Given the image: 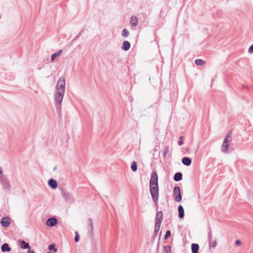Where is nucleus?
<instances>
[{
	"instance_id": "36",
	"label": "nucleus",
	"mask_w": 253,
	"mask_h": 253,
	"mask_svg": "<svg viewBox=\"0 0 253 253\" xmlns=\"http://www.w3.org/2000/svg\"><path fill=\"white\" fill-rule=\"evenodd\" d=\"M242 244L240 240H236L235 242V245L236 246H240Z\"/></svg>"
},
{
	"instance_id": "17",
	"label": "nucleus",
	"mask_w": 253,
	"mask_h": 253,
	"mask_svg": "<svg viewBox=\"0 0 253 253\" xmlns=\"http://www.w3.org/2000/svg\"><path fill=\"white\" fill-rule=\"evenodd\" d=\"M62 52V50L60 49L57 52H55V53H54L53 54H52L51 55V62H53L55 58L61 55Z\"/></svg>"
},
{
	"instance_id": "28",
	"label": "nucleus",
	"mask_w": 253,
	"mask_h": 253,
	"mask_svg": "<svg viewBox=\"0 0 253 253\" xmlns=\"http://www.w3.org/2000/svg\"><path fill=\"white\" fill-rule=\"evenodd\" d=\"M129 33V32L126 29H124L122 31V36L124 37H127L128 36Z\"/></svg>"
},
{
	"instance_id": "11",
	"label": "nucleus",
	"mask_w": 253,
	"mask_h": 253,
	"mask_svg": "<svg viewBox=\"0 0 253 253\" xmlns=\"http://www.w3.org/2000/svg\"><path fill=\"white\" fill-rule=\"evenodd\" d=\"M163 219V212L162 211H158L156 214V216L155 218V222L159 223H162Z\"/></svg>"
},
{
	"instance_id": "29",
	"label": "nucleus",
	"mask_w": 253,
	"mask_h": 253,
	"mask_svg": "<svg viewBox=\"0 0 253 253\" xmlns=\"http://www.w3.org/2000/svg\"><path fill=\"white\" fill-rule=\"evenodd\" d=\"M48 250L50 251H53L54 252H57V249L55 248L54 244H51L48 246Z\"/></svg>"
},
{
	"instance_id": "10",
	"label": "nucleus",
	"mask_w": 253,
	"mask_h": 253,
	"mask_svg": "<svg viewBox=\"0 0 253 253\" xmlns=\"http://www.w3.org/2000/svg\"><path fill=\"white\" fill-rule=\"evenodd\" d=\"M191 159L189 157H185L182 159V164L186 166H190L191 164Z\"/></svg>"
},
{
	"instance_id": "15",
	"label": "nucleus",
	"mask_w": 253,
	"mask_h": 253,
	"mask_svg": "<svg viewBox=\"0 0 253 253\" xmlns=\"http://www.w3.org/2000/svg\"><path fill=\"white\" fill-rule=\"evenodd\" d=\"M173 179L175 181H179L182 179V174L181 172H178L175 173Z\"/></svg>"
},
{
	"instance_id": "9",
	"label": "nucleus",
	"mask_w": 253,
	"mask_h": 253,
	"mask_svg": "<svg viewBox=\"0 0 253 253\" xmlns=\"http://www.w3.org/2000/svg\"><path fill=\"white\" fill-rule=\"evenodd\" d=\"M48 184L51 188L55 189L57 187V182L53 179H50L48 181Z\"/></svg>"
},
{
	"instance_id": "12",
	"label": "nucleus",
	"mask_w": 253,
	"mask_h": 253,
	"mask_svg": "<svg viewBox=\"0 0 253 253\" xmlns=\"http://www.w3.org/2000/svg\"><path fill=\"white\" fill-rule=\"evenodd\" d=\"M138 23L137 18L135 16H133L131 17L130 24L132 27H136Z\"/></svg>"
},
{
	"instance_id": "18",
	"label": "nucleus",
	"mask_w": 253,
	"mask_h": 253,
	"mask_svg": "<svg viewBox=\"0 0 253 253\" xmlns=\"http://www.w3.org/2000/svg\"><path fill=\"white\" fill-rule=\"evenodd\" d=\"M1 249L2 252H9L11 250V248L7 243L3 244L1 247Z\"/></svg>"
},
{
	"instance_id": "1",
	"label": "nucleus",
	"mask_w": 253,
	"mask_h": 253,
	"mask_svg": "<svg viewBox=\"0 0 253 253\" xmlns=\"http://www.w3.org/2000/svg\"><path fill=\"white\" fill-rule=\"evenodd\" d=\"M56 91L54 94V101L57 110H60L61 103L63 100L65 89V80L64 77H61L57 82L56 85Z\"/></svg>"
},
{
	"instance_id": "5",
	"label": "nucleus",
	"mask_w": 253,
	"mask_h": 253,
	"mask_svg": "<svg viewBox=\"0 0 253 253\" xmlns=\"http://www.w3.org/2000/svg\"><path fill=\"white\" fill-rule=\"evenodd\" d=\"M87 227L88 230L89 237L92 240L94 237L93 223L92 220L91 218H88L87 219Z\"/></svg>"
},
{
	"instance_id": "3",
	"label": "nucleus",
	"mask_w": 253,
	"mask_h": 253,
	"mask_svg": "<svg viewBox=\"0 0 253 253\" xmlns=\"http://www.w3.org/2000/svg\"><path fill=\"white\" fill-rule=\"evenodd\" d=\"M62 195L65 201L69 203L72 204L75 201V198L71 193L62 191Z\"/></svg>"
},
{
	"instance_id": "30",
	"label": "nucleus",
	"mask_w": 253,
	"mask_h": 253,
	"mask_svg": "<svg viewBox=\"0 0 253 253\" xmlns=\"http://www.w3.org/2000/svg\"><path fill=\"white\" fill-rule=\"evenodd\" d=\"M231 132H230L227 136L225 137V138L224 139L223 142H225L226 143H228L229 141H230V140H229V138L230 137V134Z\"/></svg>"
},
{
	"instance_id": "27",
	"label": "nucleus",
	"mask_w": 253,
	"mask_h": 253,
	"mask_svg": "<svg viewBox=\"0 0 253 253\" xmlns=\"http://www.w3.org/2000/svg\"><path fill=\"white\" fill-rule=\"evenodd\" d=\"M164 249L167 253H171V248L169 245L164 246Z\"/></svg>"
},
{
	"instance_id": "32",
	"label": "nucleus",
	"mask_w": 253,
	"mask_h": 253,
	"mask_svg": "<svg viewBox=\"0 0 253 253\" xmlns=\"http://www.w3.org/2000/svg\"><path fill=\"white\" fill-rule=\"evenodd\" d=\"M75 234H76V236L75 237V241L77 242L79 240L80 237H79V235L77 232H76Z\"/></svg>"
},
{
	"instance_id": "16",
	"label": "nucleus",
	"mask_w": 253,
	"mask_h": 253,
	"mask_svg": "<svg viewBox=\"0 0 253 253\" xmlns=\"http://www.w3.org/2000/svg\"><path fill=\"white\" fill-rule=\"evenodd\" d=\"M199 249V246L197 244H192L191 245V250L192 253H198Z\"/></svg>"
},
{
	"instance_id": "22",
	"label": "nucleus",
	"mask_w": 253,
	"mask_h": 253,
	"mask_svg": "<svg viewBox=\"0 0 253 253\" xmlns=\"http://www.w3.org/2000/svg\"><path fill=\"white\" fill-rule=\"evenodd\" d=\"M161 223H159L158 222H155V236L156 237L157 236V233L159 231L160 226H161Z\"/></svg>"
},
{
	"instance_id": "6",
	"label": "nucleus",
	"mask_w": 253,
	"mask_h": 253,
	"mask_svg": "<svg viewBox=\"0 0 253 253\" xmlns=\"http://www.w3.org/2000/svg\"><path fill=\"white\" fill-rule=\"evenodd\" d=\"M150 186L158 185V174L156 171L153 172L149 182Z\"/></svg>"
},
{
	"instance_id": "33",
	"label": "nucleus",
	"mask_w": 253,
	"mask_h": 253,
	"mask_svg": "<svg viewBox=\"0 0 253 253\" xmlns=\"http://www.w3.org/2000/svg\"><path fill=\"white\" fill-rule=\"evenodd\" d=\"M183 138V137L182 136H181L179 137L180 140L178 142V144L179 146H181L183 144V142L182 141V139Z\"/></svg>"
},
{
	"instance_id": "20",
	"label": "nucleus",
	"mask_w": 253,
	"mask_h": 253,
	"mask_svg": "<svg viewBox=\"0 0 253 253\" xmlns=\"http://www.w3.org/2000/svg\"><path fill=\"white\" fill-rule=\"evenodd\" d=\"M229 144L226 143L225 142H223L221 146V150L223 152H227L228 149Z\"/></svg>"
},
{
	"instance_id": "2",
	"label": "nucleus",
	"mask_w": 253,
	"mask_h": 253,
	"mask_svg": "<svg viewBox=\"0 0 253 253\" xmlns=\"http://www.w3.org/2000/svg\"><path fill=\"white\" fill-rule=\"evenodd\" d=\"M150 191L153 200L154 202L157 201L159 196L158 185L150 186Z\"/></svg>"
},
{
	"instance_id": "25",
	"label": "nucleus",
	"mask_w": 253,
	"mask_h": 253,
	"mask_svg": "<svg viewBox=\"0 0 253 253\" xmlns=\"http://www.w3.org/2000/svg\"><path fill=\"white\" fill-rule=\"evenodd\" d=\"M204 63V61L201 59H198L195 60V63L198 66H201L203 65Z\"/></svg>"
},
{
	"instance_id": "14",
	"label": "nucleus",
	"mask_w": 253,
	"mask_h": 253,
	"mask_svg": "<svg viewBox=\"0 0 253 253\" xmlns=\"http://www.w3.org/2000/svg\"><path fill=\"white\" fill-rule=\"evenodd\" d=\"M178 216L180 218H183L184 216V211L183 207L180 205L178 207Z\"/></svg>"
},
{
	"instance_id": "26",
	"label": "nucleus",
	"mask_w": 253,
	"mask_h": 253,
	"mask_svg": "<svg viewBox=\"0 0 253 253\" xmlns=\"http://www.w3.org/2000/svg\"><path fill=\"white\" fill-rule=\"evenodd\" d=\"M169 152V147L167 146L165 147L163 153V156L164 158H166L167 156V154Z\"/></svg>"
},
{
	"instance_id": "13",
	"label": "nucleus",
	"mask_w": 253,
	"mask_h": 253,
	"mask_svg": "<svg viewBox=\"0 0 253 253\" xmlns=\"http://www.w3.org/2000/svg\"><path fill=\"white\" fill-rule=\"evenodd\" d=\"M130 47V43L129 42L125 41L123 42L122 49L124 50L127 51Z\"/></svg>"
},
{
	"instance_id": "21",
	"label": "nucleus",
	"mask_w": 253,
	"mask_h": 253,
	"mask_svg": "<svg viewBox=\"0 0 253 253\" xmlns=\"http://www.w3.org/2000/svg\"><path fill=\"white\" fill-rule=\"evenodd\" d=\"M209 247L211 249V248H215L216 246V241L215 240H211L209 241Z\"/></svg>"
},
{
	"instance_id": "19",
	"label": "nucleus",
	"mask_w": 253,
	"mask_h": 253,
	"mask_svg": "<svg viewBox=\"0 0 253 253\" xmlns=\"http://www.w3.org/2000/svg\"><path fill=\"white\" fill-rule=\"evenodd\" d=\"M21 248L24 249H30V247L28 243L26 242L25 241L23 240L21 241Z\"/></svg>"
},
{
	"instance_id": "37",
	"label": "nucleus",
	"mask_w": 253,
	"mask_h": 253,
	"mask_svg": "<svg viewBox=\"0 0 253 253\" xmlns=\"http://www.w3.org/2000/svg\"><path fill=\"white\" fill-rule=\"evenodd\" d=\"M2 173V169L0 167V175H1Z\"/></svg>"
},
{
	"instance_id": "8",
	"label": "nucleus",
	"mask_w": 253,
	"mask_h": 253,
	"mask_svg": "<svg viewBox=\"0 0 253 253\" xmlns=\"http://www.w3.org/2000/svg\"><path fill=\"white\" fill-rule=\"evenodd\" d=\"M1 226L4 227H7L10 225V219L7 217H3L1 221Z\"/></svg>"
},
{
	"instance_id": "35",
	"label": "nucleus",
	"mask_w": 253,
	"mask_h": 253,
	"mask_svg": "<svg viewBox=\"0 0 253 253\" xmlns=\"http://www.w3.org/2000/svg\"><path fill=\"white\" fill-rule=\"evenodd\" d=\"M248 51L250 53H253V44L249 47Z\"/></svg>"
},
{
	"instance_id": "24",
	"label": "nucleus",
	"mask_w": 253,
	"mask_h": 253,
	"mask_svg": "<svg viewBox=\"0 0 253 253\" xmlns=\"http://www.w3.org/2000/svg\"><path fill=\"white\" fill-rule=\"evenodd\" d=\"M131 169L133 171H136L137 169V165L136 162L133 161L131 165Z\"/></svg>"
},
{
	"instance_id": "38",
	"label": "nucleus",
	"mask_w": 253,
	"mask_h": 253,
	"mask_svg": "<svg viewBox=\"0 0 253 253\" xmlns=\"http://www.w3.org/2000/svg\"><path fill=\"white\" fill-rule=\"evenodd\" d=\"M28 253H35V252H34L33 251H32V250H29L28 251Z\"/></svg>"
},
{
	"instance_id": "7",
	"label": "nucleus",
	"mask_w": 253,
	"mask_h": 253,
	"mask_svg": "<svg viewBox=\"0 0 253 253\" xmlns=\"http://www.w3.org/2000/svg\"><path fill=\"white\" fill-rule=\"evenodd\" d=\"M57 223V220L55 217L49 218L46 222V224L48 226L52 227Z\"/></svg>"
},
{
	"instance_id": "34",
	"label": "nucleus",
	"mask_w": 253,
	"mask_h": 253,
	"mask_svg": "<svg viewBox=\"0 0 253 253\" xmlns=\"http://www.w3.org/2000/svg\"><path fill=\"white\" fill-rule=\"evenodd\" d=\"M208 239H209V241L212 240V234H211V230H210V231L208 233Z\"/></svg>"
},
{
	"instance_id": "4",
	"label": "nucleus",
	"mask_w": 253,
	"mask_h": 253,
	"mask_svg": "<svg viewBox=\"0 0 253 253\" xmlns=\"http://www.w3.org/2000/svg\"><path fill=\"white\" fill-rule=\"evenodd\" d=\"M174 200L176 202H179L182 199L180 193V189L178 186H175L173 189Z\"/></svg>"
},
{
	"instance_id": "31",
	"label": "nucleus",
	"mask_w": 253,
	"mask_h": 253,
	"mask_svg": "<svg viewBox=\"0 0 253 253\" xmlns=\"http://www.w3.org/2000/svg\"><path fill=\"white\" fill-rule=\"evenodd\" d=\"M170 235H171L170 231H169V230L167 231L166 234L165 235V239L166 240V239H168L170 236Z\"/></svg>"
},
{
	"instance_id": "23",
	"label": "nucleus",
	"mask_w": 253,
	"mask_h": 253,
	"mask_svg": "<svg viewBox=\"0 0 253 253\" xmlns=\"http://www.w3.org/2000/svg\"><path fill=\"white\" fill-rule=\"evenodd\" d=\"M0 180L3 184H6L7 183V179L5 175L2 174L0 175Z\"/></svg>"
}]
</instances>
